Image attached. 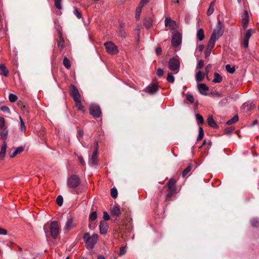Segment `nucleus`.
<instances>
[{"instance_id": "nucleus-1", "label": "nucleus", "mask_w": 259, "mask_h": 259, "mask_svg": "<svg viewBox=\"0 0 259 259\" xmlns=\"http://www.w3.org/2000/svg\"><path fill=\"white\" fill-rule=\"evenodd\" d=\"M223 26V23L220 21H219L217 25L216 29L213 31L210 36L208 42L209 47L213 48L216 40L223 35L224 32Z\"/></svg>"}, {"instance_id": "nucleus-2", "label": "nucleus", "mask_w": 259, "mask_h": 259, "mask_svg": "<svg viewBox=\"0 0 259 259\" xmlns=\"http://www.w3.org/2000/svg\"><path fill=\"white\" fill-rule=\"evenodd\" d=\"M83 240L85 243L86 247L88 249H91L94 248L98 240V235L93 234L90 236L89 233H85L83 235Z\"/></svg>"}, {"instance_id": "nucleus-3", "label": "nucleus", "mask_w": 259, "mask_h": 259, "mask_svg": "<svg viewBox=\"0 0 259 259\" xmlns=\"http://www.w3.org/2000/svg\"><path fill=\"white\" fill-rule=\"evenodd\" d=\"M80 183L79 177L75 175L69 176L67 180V187L70 189L76 188L80 185Z\"/></svg>"}, {"instance_id": "nucleus-4", "label": "nucleus", "mask_w": 259, "mask_h": 259, "mask_svg": "<svg viewBox=\"0 0 259 259\" xmlns=\"http://www.w3.org/2000/svg\"><path fill=\"white\" fill-rule=\"evenodd\" d=\"M180 67V62L178 59L176 57L170 58L168 62V68L173 72L174 74L178 73Z\"/></svg>"}, {"instance_id": "nucleus-5", "label": "nucleus", "mask_w": 259, "mask_h": 259, "mask_svg": "<svg viewBox=\"0 0 259 259\" xmlns=\"http://www.w3.org/2000/svg\"><path fill=\"white\" fill-rule=\"evenodd\" d=\"M8 130L6 126L5 119L0 116V137L1 139H7Z\"/></svg>"}, {"instance_id": "nucleus-6", "label": "nucleus", "mask_w": 259, "mask_h": 259, "mask_svg": "<svg viewBox=\"0 0 259 259\" xmlns=\"http://www.w3.org/2000/svg\"><path fill=\"white\" fill-rule=\"evenodd\" d=\"M49 229L52 237L54 239L56 238L60 231V227L58 223L56 221H53L51 222L49 226Z\"/></svg>"}, {"instance_id": "nucleus-7", "label": "nucleus", "mask_w": 259, "mask_h": 259, "mask_svg": "<svg viewBox=\"0 0 259 259\" xmlns=\"http://www.w3.org/2000/svg\"><path fill=\"white\" fill-rule=\"evenodd\" d=\"M106 51L111 54H116L118 53L117 46L112 42L108 41L104 44Z\"/></svg>"}, {"instance_id": "nucleus-8", "label": "nucleus", "mask_w": 259, "mask_h": 259, "mask_svg": "<svg viewBox=\"0 0 259 259\" xmlns=\"http://www.w3.org/2000/svg\"><path fill=\"white\" fill-rule=\"evenodd\" d=\"M76 226V224L75 223L74 219L71 217H69L67 218V220L64 227V230L65 232H67L70 230L75 228Z\"/></svg>"}, {"instance_id": "nucleus-9", "label": "nucleus", "mask_w": 259, "mask_h": 259, "mask_svg": "<svg viewBox=\"0 0 259 259\" xmlns=\"http://www.w3.org/2000/svg\"><path fill=\"white\" fill-rule=\"evenodd\" d=\"M90 113L95 118L99 117L101 114L100 107L97 105L91 106L90 107Z\"/></svg>"}, {"instance_id": "nucleus-10", "label": "nucleus", "mask_w": 259, "mask_h": 259, "mask_svg": "<svg viewBox=\"0 0 259 259\" xmlns=\"http://www.w3.org/2000/svg\"><path fill=\"white\" fill-rule=\"evenodd\" d=\"M254 32V30L249 29L245 33L244 39L242 42V46L246 48L248 46L249 40L251 34Z\"/></svg>"}, {"instance_id": "nucleus-11", "label": "nucleus", "mask_w": 259, "mask_h": 259, "mask_svg": "<svg viewBox=\"0 0 259 259\" xmlns=\"http://www.w3.org/2000/svg\"><path fill=\"white\" fill-rule=\"evenodd\" d=\"M182 37L179 33H175L171 39V44L174 47H178L181 43Z\"/></svg>"}, {"instance_id": "nucleus-12", "label": "nucleus", "mask_w": 259, "mask_h": 259, "mask_svg": "<svg viewBox=\"0 0 259 259\" xmlns=\"http://www.w3.org/2000/svg\"><path fill=\"white\" fill-rule=\"evenodd\" d=\"M70 94L74 100L80 99V95L74 85L71 84L70 86Z\"/></svg>"}, {"instance_id": "nucleus-13", "label": "nucleus", "mask_w": 259, "mask_h": 259, "mask_svg": "<svg viewBox=\"0 0 259 259\" xmlns=\"http://www.w3.org/2000/svg\"><path fill=\"white\" fill-rule=\"evenodd\" d=\"M165 26L166 27H168L171 30H174L177 27V24L176 21L171 20L169 18H166L165 19Z\"/></svg>"}, {"instance_id": "nucleus-14", "label": "nucleus", "mask_w": 259, "mask_h": 259, "mask_svg": "<svg viewBox=\"0 0 259 259\" xmlns=\"http://www.w3.org/2000/svg\"><path fill=\"white\" fill-rule=\"evenodd\" d=\"M158 89V85L155 83H152L149 85L144 91L150 94H154L156 93Z\"/></svg>"}, {"instance_id": "nucleus-15", "label": "nucleus", "mask_w": 259, "mask_h": 259, "mask_svg": "<svg viewBox=\"0 0 259 259\" xmlns=\"http://www.w3.org/2000/svg\"><path fill=\"white\" fill-rule=\"evenodd\" d=\"M197 88L199 93L203 95H206V92L208 88L204 83H199L197 84Z\"/></svg>"}, {"instance_id": "nucleus-16", "label": "nucleus", "mask_w": 259, "mask_h": 259, "mask_svg": "<svg viewBox=\"0 0 259 259\" xmlns=\"http://www.w3.org/2000/svg\"><path fill=\"white\" fill-rule=\"evenodd\" d=\"M3 142V144L1 147V150L0 152V160H3L6 155V150H7V143L6 140L7 139H2Z\"/></svg>"}, {"instance_id": "nucleus-17", "label": "nucleus", "mask_w": 259, "mask_h": 259, "mask_svg": "<svg viewBox=\"0 0 259 259\" xmlns=\"http://www.w3.org/2000/svg\"><path fill=\"white\" fill-rule=\"evenodd\" d=\"M100 233L105 234L107 233L108 226L107 223L105 221H101L99 226Z\"/></svg>"}, {"instance_id": "nucleus-18", "label": "nucleus", "mask_w": 259, "mask_h": 259, "mask_svg": "<svg viewBox=\"0 0 259 259\" xmlns=\"http://www.w3.org/2000/svg\"><path fill=\"white\" fill-rule=\"evenodd\" d=\"M97 155H98V149L96 148V149L93 153L92 156L90 161V164L92 165H95L97 163Z\"/></svg>"}, {"instance_id": "nucleus-19", "label": "nucleus", "mask_w": 259, "mask_h": 259, "mask_svg": "<svg viewBox=\"0 0 259 259\" xmlns=\"http://www.w3.org/2000/svg\"><path fill=\"white\" fill-rule=\"evenodd\" d=\"M23 150V148L22 147H19L16 149H14V150H11L9 153V155L10 157L12 158L16 156L18 154L22 152Z\"/></svg>"}, {"instance_id": "nucleus-20", "label": "nucleus", "mask_w": 259, "mask_h": 259, "mask_svg": "<svg viewBox=\"0 0 259 259\" xmlns=\"http://www.w3.org/2000/svg\"><path fill=\"white\" fill-rule=\"evenodd\" d=\"M111 212L113 215L119 217L121 213L120 207L117 205H114L111 209Z\"/></svg>"}, {"instance_id": "nucleus-21", "label": "nucleus", "mask_w": 259, "mask_h": 259, "mask_svg": "<svg viewBox=\"0 0 259 259\" xmlns=\"http://www.w3.org/2000/svg\"><path fill=\"white\" fill-rule=\"evenodd\" d=\"M167 185L169 190L168 195H171L175 190V182L173 179H170Z\"/></svg>"}, {"instance_id": "nucleus-22", "label": "nucleus", "mask_w": 259, "mask_h": 259, "mask_svg": "<svg viewBox=\"0 0 259 259\" xmlns=\"http://www.w3.org/2000/svg\"><path fill=\"white\" fill-rule=\"evenodd\" d=\"M254 106V105L252 102H247L242 105V108L246 111H248L251 110Z\"/></svg>"}, {"instance_id": "nucleus-23", "label": "nucleus", "mask_w": 259, "mask_h": 259, "mask_svg": "<svg viewBox=\"0 0 259 259\" xmlns=\"http://www.w3.org/2000/svg\"><path fill=\"white\" fill-rule=\"evenodd\" d=\"M0 74L5 76H8L9 75V71L3 64H0Z\"/></svg>"}, {"instance_id": "nucleus-24", "label": "nucleus", "mask_w": 259, "mask_h": 259, "mask_svg": "<svg viewBox=\"0 0 259 259\" xmlns=\"http://www.w3.org/2000/svg\"><path fill=\"white\" fill-rule=\"evenodd\" d=\"M222 81V77L217 72L214 73V78L212 80L213 82L220 83Z\"/></svg>"}, {"instance_id": "nucleus-25", "label": "nucleus", "mask_w": 259, "mask_h": 259, "mask_svg": "<svg viewBox=\"0 0 259 259\" xmlns=\"http://www.w3.org/2000/svg\"><path fill=\"white\" fill-rule=\"evenodd\" d=\"M121 27L118 30L117 33L118 35L122 38H125L126 36V33L124 29L122 27L121 25Z\"/></svg>"}, {"instance_id": "nucleus-26", "label": "nucleus", "mask_w": 259, "mask_h": 259, "mask_svg": "<svg viewBox=\"0 0 259 259\" xmlns=\"http://www.w3.org/2000/svg\"><path fill=\"white\" fill-rule=\"evenodd\" d=\"M64 40L62 34L60 33V40L58 43V47L60 50H62L64 48Z\"/></svg>"}, {"instance_id": "nucleus-27", "label": "nucleus", "mask_w": 259, "mask_h": 259, "mask_svg": "<svg viewBox=\"0 0 259 259\" xmlns=\"http://www.w3.org/2000/svg\"><path fill=\"white\" fill-rule=\"evenodd\" d=\"M197 37L200 40H202L204 38V32L202 29H199L197 33Z\"/></svg>"}, {"instance_id": "nucleus-28", "label": "nucleus", "mask_w": 259, "mask_h": 259, "mask_svg": "<svg viewBox=\"0 0 259 259\" xmlns=\"http://www.w3.org/2000/svg\"><path fill=\"white\" fill-rule=\"evenodd\" d=\"M207 122H208V125L211 127H216L217 126V125L214 120L211 116L208 117V118L207 119Z\"/></svg>"}, {"instance_id": "nucleus-29", "label": "nucleus", "mask_w": 259, "mask_h": 259, "mask_svg": "<svg viewBox=\"0 0 259 259\" xmlns=\"http://www.w3.org/2000/svg\"><path fill=\"white\" fill-rule=\"evenodd\" d=\"M204 77V74H203L202 72L199 71L196 74V80L197 82L201 81Z\"/></svg>"}, {"instance_id": "nucleus-30", "label": "nucleus", "mask_w": 259, "mask_h": 259, "mask_svg": "<svg viewBox=\"0 0 259 259\" xmlns=\"http://www.w3.org/2000/svg\"><path fill=\"white\" fill-rule=\"evenodd\" d=\"M74 101L75 102V106L77 109L80 111H83V107L81 104L80 99L75 100Z\"/></svg>"}, {"instance_id": "nucleus-31", "label": "nucleus", "mask_w": 259, "mask_h": 259, "mask_svg": "<svg viewBox=\"0 0 259 259\" xmlns=\"http://www.w3.org/2000/svg\"><path fill=\"white\" fill-rule=\"evenodd\" d=\"M238 119H239V117H238V115H235L232 118L228 120L226 122V124L228 125H230V124H233V123L236 122L237 121H238Z\"/></svg>"}, {"instance_id": "nucleus-32", "label": "nucleus", "mask_w": 259, "mask_h": 259, "mask_svg": "<svg viewBox=\"0 0 259 259\" xmlns=\"http://www.w3.org/2000/svg\"><path fill=\"white\" fill-rule=\"evenodd\" d=\"M20 119V130L21 132H25L26 131V126L24 122L23 121L21 116H19Z\"/></svg>"}, {"instance_id": "nucleus-33", "label": "nucleus", "mask_w": 259, "mask_h": 259, "mask_svg": "<svg viewBox=\"0 0 259 259\" xmlns=\"http://www.w3.org/2000/svg\"><path fill=\"white\" fill-rule=\"evenodd\" d=\"M142 8L138 6L136 10V19L137 21L140 19V15L142 12Z\"/></svg>"}, {"instance_id": "nucleus-34", "label": "nucleus", "mask_w": 259, "mask_h": 259, "mask_svg": "<svg viewBox=\"0 0 259 259\" xmlns=\"http://www.w3.org/2000/svg\"><path fill=\"white\" fill-rule=\"evenodd\" d=\"M192 166L191 165H188L186 168H185L182 172V177H185L186 176L191 170Z\"/></svg>"}, {"instance_id": "nucleus-35", "label": "nucleus", "mask_w": 259, "mask_h": 259, "mask_svg": "<svg viewBox=\"0 0 259 259\" xmlns=\"http://www.w3.org/2000/svg\"><path fill=\"white\" fill-rule=\"evenodd\" d=\"M63 65L68 69H70L71 67L70 61L66 57H65L63 59Z\"/></svg>"}, {"instance_id": "nucleus-36", "label": "nucleus", "mask_w": 259, "mask_h": 259, "mask_svg": "<svg viewBox=\"0 0 259 259\" xmlns=\"http://www.w3.org/2000/svg\"><path fill=\"white\" fill-rule=\"evenodd\" d=\"M225 68L226 70L230 73H233L235 72V69L234 67H232L229 64L226 65Z\"/></svg>"}, {"instance_id": "nucleus-37", "label": "nucleus", "mask_w": 259, "mask_h": 259, "mask_svg": "<svg viewBox=\"0 0 259 259\" xmlns=\"http://www.w3.org/2000/svg\"><path fill=\"white\" fill-rule=\"evenodd\" d=\"M97 217V213L96 211H93L91 212L89 216V220L90 221H95Z\"/></svg>"}, {"instance_id": "nucleus-38", "label": "nucleus", "mask_w": 259, "mask_h": 259, "mask_svg": "<svg viewBox=\"0 0 259 259\" xmlns=\"http://www.w3.org/2000/svg\"><path fill=\"white\" fill-rule=\"evenodd\" d=\"M9 101L11 102H14L18 99V97L15 94H10L9 95Z\"/></svg>"}, {"instance_id": "nucleus-39", "label": "nucleus", "mask_w": 259, "mask_h": 259, "mask_svg": "<svg viewBox=\"0 0 259 259\" xmlns=\"http://www.w3.org/2000/svg\"><path fill=\"white\" fill-rule=\"evenodd\" d=\"M56 202L58 205L60 206H62L63 202V198L61 195H59L56 199Z\"/></svg>"}, {"instance_id": "nucleus-40", "label": "nucleus", "mask_w": 259, "mask_h": 259, "mask_svg": "<svg viewBox=\"0 0 259 259\" xmlns=\"http://www.w3.org/2000/svg\"><path fill=\"white\" fill-rule=\"evenodd\" d=\"M118 192L116 188H112L111 190V195L112 198H116L117 196Z\"/></svg>"}, {"instance_id": "nucleus-41", "label": "nucleus", "mask_w": 259, "mask_h": 259, "mask_svg": "<svg viewBox=\"0 0 259 259\" xmlns=\"http://www.w3.org/2000/svg\"><path fill=\"white\" fill-rule=\"evenodd\" d=\"M196 118L198 121V124L203 123V122H204L203 118V117L201 115H200L199 114H196Z\"/></svg>"}, {"instance_id": "nucleus-42", "label": "nucleus", "mask_w": 259, "mask_h": 259, "mask_svg": "<svg viewBox=\"0 0 259 259\" xmlns=\"http://www.w3.org/2000/svg\"><path fill=\"white\" fill-rule=\"evenodd\" d=\"M204 135L203 130L202 127H200L199 128V135L197 137V140H200L202 139Z\"/></svg>"}, {"instance_id": "nucleus-43", "label": "nucleus", "mask_w": 259, "mask_h": 259, "mask_svg": "<svg viewBox=\"0 0 259 259\" xmlns=\"http://www.w3.org/2000/svg\"><path fill=\"white\" fill-rule=\"evenodd\" d=\"M61 3L62 0H55V7L58 9H61L62 8Z\"/></svg>"}, {"instance_id": "nucleus-44", "label": "nucleus", "mask_w": 259, "mask_h": 259, "mask_svg": "<svg viewBox=\"0 0 259 259\" xmlns=\"http://www.w3.org/2000/svg\"><path fill=\"white\" fill-rule=\"evenodd\" d=\"M167 80L169 82H174L175 81V77L170 73H168V75L167 77Z\"/></svg>"}, {"instance_id": "nucleus-45", "label": "nucleus", "mask_w": 259, "mask_h": 259, "mask_svg": "<svg viewBox=\"0 0 259 259\" xmlns=\"http://www.w3.org/2000/svg\"><path fill=\"white\" fill-rule=\"evenodd\" d=\"M73 14L76 16V17L78 19H80L81 18V13L80 12H79L76 8L74 9V10H73Z\"/></svg>"}, {"instance_id": "nucleus-46", "label": "nucleus", "mask_w": 259, "mask_h": 259, "mask_svg": "<svg viewBox=\"0 0 259 259\" xmlns=\"http://www.w3.org/2000/svg\"><path fill=\"white\" fill-rule=\"evenodd\" d=\"M144 25L147 29H149L152 26V21L151 20H145L144 21Z\"/></svg>"}, {"instance_id": "nucleus-47", "label": "nucleus", "mask_w": 259, "mask_h": 259, "mask_svg": "<svg viewBox=\"0 0 259 259\" xmlns=\"http://www.w3.org/2000/svg\"><path fill=\"white\" fill-rule=\"evenodd\" d=\"M1 111H2L4 112L8 113L9 114H11L10 110L7 106H2L1 107Z\"/></svg>"}, {"instance_id": "nucleus-48", "label": "nucleus", "mask_w": 259, "mask_h": 259, "mask_svg": "<svg viewBox=\"0 0 259 259\" xmlns=\"http://www.w3.org/2000/svg\"><path fill=\"white\" fill-rule=\"evenodd\" d=\"M251 224L253 226L256 227L259 225V220L257 219H253L251 221Z\"/></svg>"}, {"instance_id": "nucleus-49", "label": "nucleus", "mask_w": 259, "mask_h": 259, "mask_svg": "<svg viewBox=\"0 0 259 259\" xmlns=\"http://www.w3.org/2000/svg\"><path fill=\"white\" fill-rule=\"evenodd\" d=\"M186 97H187V99L188 101H189L191 103H194V97L192 95L187 94Z\"/></svg>"}, {"instance_id": "nucleus-50", "label": "nucleus", "mask_w": 259, "mask_h": 259, "mask_svg": "<svg viewBox=\"0 0 259 259\" xmlns=\"http://www.w3.org/2000/svg\"><path fill=\"white\" fill-rule=\"evenodd\" d=\"M213 48L209 47V46L208 45V48L206 49V50L205 52V57L207 58L208 57L211 53V50Z\"/></svg>"}, {"instance_id": "nucleus-51", "label": "nucleus", "mask_w": 259, "mask_h": 259, "mask_svg": "<svg viewBox=\"0 0 259 259\" xmlns=\"http://www.w3.org/2000/svg\"><path fill=\"white\" fill-rule=\"evenodd\" d=\"M214 12V7L211 6H209V8L207 11V15L208 16L211 15Z\"/></svg>"}, {"instance_id": "nucleus-52", "label": "nucleus", "mask_w": 259, "mask_h": 259, "mask_svg": "<svg viewBox=\"0 0 259 259\" xmlns=\"http://www.w3.org/2000/svg\"><path fill=\"white\" fill-rule=\"evenodd\" d=\"M149 0H141L138 6L141 8H143L144 5H146L149 2Z\"/></svg>"}, {"instance_id": "nucleus-53", "label": "nucleus", "mask_w": 259, "mask_h": 259, "mask_svg": "<svg viewBox=\"0 0 259 259\" xmlns=\"http://www.w3.org/2000/svg\"><path fill=\"white\" fill-rule=\"evenodd\" d=\"M204 66V62L202 60H200L198 61L197 64V69H201Z\"/></svg>"}, {"instance_id": "nucleus-54", "label": "nucleus", "mask_w": 259, "mask_h": 259, "mask_svg": "<svg viewBox=\"0 0 259 259\" xmlns=\"http://www.w3.org/2000/svg\"><path fill=\"white\" fill-rule=\"evenodd\" d=\"M242 22H243V27L244 28H246L247 27V24H248V20L246 18H244L242 19Z\"/></svg>"}, {"instance_id": "nucleus-55", "label": "nucleus", "mask_w": 259, "mask_h": 259, "mask_svg": "<svg viewBox=\"0 0 259 259\" xmlns=\"http://www.w3.org/2000/svg\"><path fill=\"white\" fill-rule=\"evenodd\" d=\"M103 218L105 221H108L110 219V217L108 213L106 211L103 212Z\"/></svg>"}, {"instance_id": "nucleus-56", "label": "nucleus", "mask_w": 259, "mask_h": 259, "mask_svg": "<svg viewBox=\"0 0 259 259\" xmlns=\"http://www.w3.org/2000/svg\"><path fill=\"white\" fill-rule=\"evenodd\" d=\"M125 252H126V247H121L120 249L119 254L120 255H123L125 253Z\"/></svg>"}, {"instance_id": "nucleus-57", "label": "nucleus", "mask_w": 259, "mask_h": 259, "mask_svg": "<svg viewBox=\"0 0 259 259\" xmlns=\"http://www.w3.org/2000/svg\"><path fill=\"white\" fill-rule=\"evenodd\" d=\"M163 74V71L161 68H158L157 71V74L159 76H161Z\"/></svg>"}, {"instance_id": "nucleus-58", "label": "nucleus", "mask_w": 259, "mask_h": 259, "mask_svg": "<svg viewBox=\"0 0 259 259\" xmlns=\"http://www.w3.org/2000/svg\"><path fill=\"white\" fill-rule=\"evenodd\" d=\"M7 233V232L6 230L0 228V234L1 235H6Z\"/></svg>"}, {"instance_id": "nucleus-59", "label": "nucleus", "mask_w": 259, "mask_h": 259, "mask_svg": "<svg viewBox=\"0 0 259 259\" xmlns=\"http://www.w3.org/2000/svg\"><path fill=\"white\" fill-rule=\"evenodd\" d=\"M161 52H162V49L160 47H158L156 49V53L157 55H159L161 54Z\"/></svg>"}, {"instance_id": "nucleus-60", "label": "nucleus", "mask_w": 259, "mask_h": 259, "mask_svg": "<svg viewBox=\"0 0 259 259\" xmlns=\"http://www.w3.org/2000/svg\"><path fill=\"white\" fill-rule=\"evenodd\" d=\"M211 66L210 64H208L205 67V70L206 72V73L207 74L208 72L209 71L210 69H211Z\"/></svg>"}, {"instance_id": "nucleus-61", "label": "nucleus", "mask_w": 259, "mask_h": 259, "mask_svg": "<svg viewBox=\"0 0 259 259\" xmlns=\"http://www.w3.org/2000/svg\"><path fill=\"white\" fill-rule=\"evenodd\" d=\"M83 132L82 131H79L78 133V138L80 140L79 137H82Z\"/></svg>"}, {"instance_id": "nucleus-62", "label": "nucleus", "mask_w": 259, "mask_h": 259, "mask_svg": "<svg viewBox=\"0 0 259 259\" xmlns=\"http://www.w3.org/2000/svg\"><path fill=\"white\" fill-rule=\"evenodd\" d=\"M79 161L81 164H83L84 162L83 159L82 157H79Z\"/></svg>"}, {"instance_id": "nucleus-63", "label": "nucleus", "mask_w": 259, "mask_h": 259, "mask_svg": "<svg viewBox=\"0 0 259 259\" xmlns=\"http://www.w3.org/2000/svg\"><path fill=\"white\" fill-rule=\"evenodd\" d=\"M5 32H2V31L0 29V36L3 37L5 36Z\"/></svg>"}, {"instance_id": "nucleus-64", "label": "nucleus", "mask_w": 259, "mask_h": 259, "mask_svg": "<svg viewBox=\"0 0 259 259\" xmlns=\"http://www.w3.org/2000/svg\"><path fill=\"white\" fill-rule=\"evenodd\" d=\"M97 259H105V257H104V256L103 255H100L98 256Z\"/></svg>"}]
</instances>
